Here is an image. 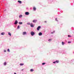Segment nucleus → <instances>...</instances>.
I'll list each match as a JSON object with an SVG mask.
<instances>
[{
	"instance_id": "1",
	"label": "nucleus",
	"mask_w": 74,
	"mask_h": 74,
	"mask_svg": "<svg viewBox=\"0 0 74 74\" xmlns=\"http://www.w3.org/2000/svg\"><path fill=\"white\" fill-rule=\"evenodd\" d=\"M31 36H33L34 34H35V33L33 31L31 32Z\"/></svg>"
},
{
	"instance_id": "17",
	"label": "nucleus",
	"mask_w": 74,
	"mask_h": 74,
	"mask_svg": "<svg viewBox=\"0 0 74 74\" xmlns=\"http://www.w3.org/2000/svg\"><path fill=\"white\" fill-rule=\"evenodd\" d=\"M59 62V60H56V63H58Z\"/></svg>"
},
{
	"instance_id": "27",
	"label": "nucleus",
	"mask_w": 74,
	"mask_h": 74,
	"mask_svg": "<svg viewBox=\"0 0 74 74\" xmlns=\"http://www.w3.org/2000/svg\"><path fill=\"white\" fill-rule=\"evenodd\" d=\"M68 37H71V36H70V35H68Z\"/></svg>"
},
{
	"instance_id": "15",
	"label": "nucleus",
	"mask_w": 74,
	"mask_h": 74,
	"mask_svg": "<svg viewBox=\"0 0 74 74\" xmlns=\"http://www.w3.org/2000/svg\"><path fill=\"white\" fill-rule=\"evenodd\" d=\"M1 35H4L5 34V33L4 32H2L1 33Z\"/></svg>"
},
{
	"instance_id": "19",
	"label": "nucleus",
	"mask_w": 74,
	"mask_h": 74,
	"mask_svg": "<svg viewBox=\"0 0 74 74\" xmlns=\"http://www.w3.org/2000/svg\"><path fill=\"white\" fill-rule=\"evenodd\" d=\"M20 66H23V65H24V64H22V63H21V64H20Z\"/></svg>"
},
{
	"instance_id": "30",
	"label": "nucleus",
	"mask_w": 74,
	"mask_h": 74,
	"mask_svg": "<svg viewBox=\"0 0 74 74\" xmlns=\"http://www.w3.org/2000/svg\"><path fill=\"white\" fill-rule=\"evenodd\" d=\"M6 52V51L5 50H4V52Z\"/></svg>"
},
{
	"instance_id": "33",
	"label": "nucleus",
	"mask_w": 74,
	"mask_h": 74,
	"mask_svg": "<svg viewBox=\"0 0 74 74\" xmlns=\"http://www.w3.org/2000/svg\"><path fill=\"white\" fill-rule=\"evenodd\" d=\"M23 69L21 70V71H23Z\"/></svg>"
},
{
	"instance_id": "24",
	"label": "nucleus",
	"mask_w": 74,
	"mask_h": 74,
	"mask_svg": "<svg viewBox=\"0 0 74 74\" xmlns=\"http://www.w3.org/2000/svg\"><path fill=\"white\" fill-rule=\"evenodd\" d=\"M45 64V63L44 62L42 63V65H44Z\"/></svg>"
},
{
	"instance_id": "29",
	"label": "nucleus",
	"mask_w": 74,
	"mask_h": 74,
	"mask_svg": "<svg viewBox=\"0 0 74 74\" xmlns=\"http://www.w3.org/2000/svg\"><path fill=\"white\" fill-rule=\"evenodd\" d=\"M68 43H71V42H68Z\"/></svg>"
},
{
	"instance_id": "25",
	"label": "nucleus",
	"mask_w": 74,
	"mask_h": 74,
	"mask_svg": "<svg viewBox=\"0 0 74 74\" xmlns=\"http://www.w3.org/2000/svg\"><path fill=\"white\" fill-rule=\"evenodd\" d=\"M62 45H64V42H62Z\"/></svg>"
},
{
	"instance_id": "26",
	"label": "nucleus",
	"mask_w": 74,
	"mask_h": 74,
	"mask_svg": "<svg viewBox=\"0 0 74 74\" xmlns=\"http://www.w3.org/2000/svg\"><path fill=\"white\" fill-rule=\"evenodd\" d=\"M56 21H57V22L58 21L57 20V18H56Z\"/></svg>"
},
{
	"instance_id": "14",
	"label": "nucleus",
	"mask_w": 74,
	"mask_h": 74,
	"mask_svg": "<svg viewBox=\"0 0 74 74\" xmlns=\"http://www.w3.org/2000/svg\"><path fill=\"white\" fill-rule=\"evenodd\" d=\"M20 28V26L19 25H18L17 27V29H19Z\"/></svg>"
},
{
	"instance_id": "9",
	"label": "nucleus",
	"mask_w": 74,
	"mask_h": 74,
	"mask_svg": "<svg viewBox=\"0 0 74 74\" xmlns=\"http://www.w3.org/2000/svg\"><path fill=\"white\" fill-rule=\"evenodd\" d=\"M22 23H23V22H18V24H19V25H22Z\"/></svg>"
},
{
	"instance_id": "21",
	"label": "nucleus",
	"mask_w": 74,
	"mask_h": 74,
	"mask_svg": "<svg viewBox=\"0 0 74 74\" xmlns=\"http://www.w3.org/2000/svg\"><path fill=\"white\" fill-rule=\"evenodd\" d=\"M52 41V39H50L48 40L49 41Z\"/></svg>"
},
{
	"instance_id": "13",
	"label": "nucleus",
	"mask_w": 74,
	"mask_h": 74,
	"mask_svg": "<svg viewBox=\"0 0 74 74\" xmlns=\"http://www.w3.org/2000/svg\"><path fill=\"white\" fill-rule=\"evenodd\" d=\"M8 34L10 36H11V33H10V32H8Z\"/></svg>"
},
{
	"instance_id": "32",
	"label": "nucleus",
	"mask_w": 74,
	"mask_h": 74,
	"mask_svg": "<svg viewBox=\"0 0 74 74\" xmlns=\"http://www.w3.org/2000/svg\"><path fill=\"white\" fill-rule=\"evenodd\" d=\"M14 74H16V73H14Z\"/></svg>"
},
{
	"instance_id": "3",
	"label": "nucleus",
	"mask_w": 74,
	"mask_h": 74,
	"mask_svg": "<svg viewBox=\"0 0 74 74\" xmlns=\"http://www.w3.org/2000/svg\"><path fill=\"white\" fill-rule=\"evenodd\" d=\"M22 34L23 36H25V35H26L27 34V33H26V32H23Z\"/></svg>"
},
{
	"instance_id": "16",
	"label": "nucleus",
	"mask_w": 74,
	"mask_h": 74,
	"mask_svg": "<svg viewBox=\"0 0 74 74\" xmlns=\"http://www.w3.org/2000/svg\"><path fill=\"white\" fill-rule=\"evenodd\" d=\"M27 25H31V24H30V23L29 22H28L27 23Z\"/></svg>"
},
{
	"instance_id": "5",
	"label": "nucleus",
	"mask_w": 74,
	"mask_h": 74,
	"mask_svg": "<svg viewBox=\"0 0 74 74\" xmlns=\"http://www.w3.org/2000/svg\"><path fill=\"white\" fill-rule=\"evenodd\" d=\"M30 26L31 27H34V25H33V23H31L30 25Z\"/></svg>"
},
{
	"instance_id": "7",
	"label": "nucleus",
	"mask_w": 74,
	"mask_h": 74,
	"mask_svg": "<svg viewBox=\"0 0 74 74\" xmlns=\"http://www.w3.org/2000/svg\"><path fill=\"white\" fill-rule=\"evenodd\" d=\"M37 22V20H34L33 21V23H36Z\"/></svg>"
},
{
	"instance_id": "10",
	"label": "nucleus",
	"mask_w": 74,
	"mask_h": 74,
	"mask_svg": "<svg viewBox=\"0 0 74 74\" xmlns=\"http://www.w3.org/2000/svg\"><path fill=\"white\" fill-rule=\"evenodd\" d=\"M18 3H20V4H21L22 3V1H18Z\"/></svg>"
},
{
	"instance_id": "23",
	"label": "nucleus",
	"mask_w": 74,
	"mask_h": 74,
	"mask_svg": "<svg viewBox=\"0 0 74 74\" xmlns=\"http://www.w3.org/2000/svg\"><path fill=\"white\" fill-rule=\"evenodd\" d=\"M55 33V31H54L53 32H51V34H53V33Z\"/></svg>"
},
{
	"instance_id": "20",
	"label": "nucleus",
	"mask_w": 74,
	"mask_h": 74,
	"mask_svg": "<svg viewBox=\"0 0 74 74\" xmlns=\"http://www.w3.org/2000/svg\"><path fill=\"white\" fill-rule=\"evenodd\" d=\"M7 51H8V52H10V49H8V50H7Z\"/></svg>"
},
{
	"instance_id": "2",
	"label": "nucleus",
	"mask_w": 74,
	"mask_h": 74,
	"mask_svg": "<svg viewBox=\"0 0 74 74\" xmlns=\"http://www.w3.org/2000/svg\"><path fill=\"white\" fill-rule=\"evenodd\" d=\"M25 14L26 15H29L30 14V13L29 12H25Z\"/></svg>"
},
{
	"instance_id": "18",
	"label": "nucleus",
	"mask_w": 74,
	"mask_h": 74,
	"mask_svg": "<svg viewBox=\"0 0 74 74\" xmlns=\"http://www.w3.org/2000/svg\"><path fill=\"white\" fill-rule=\"evenodd\" d=\"M33 10L34 11H36V8L35 7H34L33 8Z\"/></svg>"
},
{
	"instance_id": "6",
	"label": "nucleus",
	"mask_w": 74,
	"mask_h": 74,
	"mask_svg": "<svg viewBox=\"0 0 74 74\" xmlns=\"http://www.w3.org/2000/svg\"><path fill=\"white\" fill-rule=\"evenodd\" d=\"M18 21L16 20L15 21L14 24V25H17V24H18Z\"/></svg>"
},
{
	"instance_id": "12",
	"label": "nucleus",
	"mask_w": 74,
	"mask_h": 74,
	"mask_svg": "<svg viewBox=\"0 0 74 74\" xmlns=\"http://www.w3.org/2000/svg\"><path fill=\"white\" fill-rule=\"evenodd\" d=\"M22 16H23L22 15H20L19 16V18H22Z\"/></svg>"
},
{
	"instance_id": "28",
	"label": "nucleus",
	"mask_w": 74,
	"mask_h": 74,
	"mask_svg": "<svg viewBox=\"0 0 74 74\" xmlns=\"http://www.w3.org/2000/svg\"><path fill=\"white\" fill-rule=\"evenodd\" d=\"M53 63H56V61H55V62H53Z\"/></svg>"
},
{
	"instance_id": "11",
	"label": "nucleus",
	"mask_w": 74,
	"mask_h": 74,
	"mask_svg": "<svg viewBox=\"0 0 74 74\" xmlns=\"http://www.w3.org/2000/svg\"><path fill=\"white\" fill-rule=\"evenodd\" d=\"M3 65L4 66H6V65H7V63L6 62H4V63H3Z\"/></svg>"
},
{
	"instance_id": "31",
	"label": "nucleus",
	"mask_w": 74,
	"mask_h": 74,
	"mask_svg": "<svg viewBox=\"0 0 74 74\" xmlns=\"http://www.w3.org/2000/svg\"><path fill=\"white\" fill-rule=\"evenodd\" d=\"M45 23H47V21H45Z\"/></svg>"
},
{
	"instance_id": "4",
	"label": "nucleus",
	"mask_w": 74,
	"mask_h": 74,
	"mask_svg": "<svg viewBox=\"0 0 74 74\" xmlns=\"http://www.w3.org/2000/svg\"><path fill=\"white\" fill-rule=\"evenodd\" d=\"M41 28V26H38L37 28V30L38 31H39V30H40V29Z\"/></svg>"
},
{
	"instance_id": "8",
	"label": "nucleus",
	"mask_w": 74,
	"mask_h": 74,
	"mask_svg": "<svg viewBox=\"0 0 74 74\" xmlns=\"http://www.w3.org/2000/svg\"><path fill=\"white\" fill-rule=\"evenodd\" d=\"M42 34L41 32H39L38 34L39 36H42Z\"/></svg>"
},
{
	"instance_id": "22",
	"label": "nucleus",
	"mask_w": 74,
	"mask_h": 74,
	"mask_svg": "<svg viewBox=\"0 0 74 74\" xmlns=\"http://www.w3.org/2000/svg\"><path fill=\"white\" fill-rule=\"evenodd\" d=\"M34 71V70H33V69H31L30 70V71L31 72H32V71Z\"/></svg>"
}]
</instances>
